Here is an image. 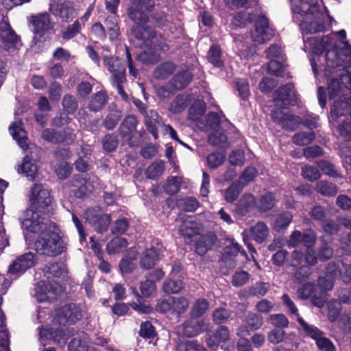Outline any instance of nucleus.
<instances>
[{"label": "nucleus", "instance_id": "nucleus-1", "mask_svg": "<svg viewBox=\"0 0 351 351\" xmlns=\"http://www.w3.org/2000/svg\"><path fill=\"white\" fill-rule=\"evenodd\" d=\"M27 230L38 234L34 242L36 252L48 257H56L66 251L67 243L60 235L58 226L48 217L25 219L23 221Z\"/></svg>", "mask_w": 351, "mask_h": 351}, {"label": "nucleus", "instance_id": "nucleus-2", "mask_svg": "<svg viewBox=\"0 0 351 351\" xmlns=\"http://www.w3.org/2000/svg\"><path fill=\"white\" fill-rule=\"evenodd\" d=\"M128 16L135 25L132 27V34L145 46H152L156 38V31L151 26L145 25L149 21V16L145 12H152L154 4L152 0H130Z\"/></svg>", "mask_w": 351, "mask_h": 351}, {"label": "nucleus", "instance_id": "nucleus-3", "mask_svg": "<svg viewBox=\"0 0 351 351\" xmlns=\"http://www.w3.org/2000/svg\"><path fill=\"white\" fill-rule=\"evenodd\" d=\"M132 293L136 296L137 302H133L130 306L140 313H149L152 311V307L145 305L143 297L149 298L156 292V285L154 280L146 279L140 283V290L142 295L139 294L135 287H131Z\"/></svg>", "mask_w": 351, "mask_h": 351}, {"label": "nucleus", "instance_id": "nucleus-4", "mask_svg": "<svg viewBox=\"0 0 351 351\" xmlns=\"http://www.w3.org/2000/svg\"><path fill=\"white\" fill-rule=\"evenodd\" d=\"M32 195L34 197V208L36 212L32 214L31 219L43 217L41 214L49 215L51 213L53 210V198L50 193L44 189L42 185L34 184L32 189Z\"/></svg>", "mask_w": 351, "mask_h": 351}, {"label": "nucleus", "instance_id": "nucleus-5", "mask_svg": "<svg viewBox=\"0 0 351 351\" xmlns=\"http://www.w3.org/2000/svg\"><path fill=\"white\" fill-rule=\"evenodd\" d=\"M274 103L280 106L281 109H287L289 106H294L298 103V97L293 83H287L280 86L272 95Z\"/></svg>", "mask_w": 351, "mask_h": 351}, {"label": "nucleus", "instance_id": "nucleus-6", "mask_svg": "<svg viewBox=\"0 0 351 351\" xmlns=\"http://www.w3.org/2000/svg\"><path fill=\"white\" fill-rule=\"evenodd\" d=\"M82 317L80 306L74 303L63 305L56 311V319L60 324L73 325Z\"/></svg>", "mask_w": 351, "mask_h": 351}, {"label": "nucleus", "instance_id": "nucleus-7", "mask_svg": "<svg viewBox=\"0 0 351 351\" xmlns=\"http://www.w3.org/2000/svg\"><path fill=\"white\" fill-rule=\"evenodd\" d=\"M138 120L133 115L126 116L119 128V133L123 140L126 141L128 145L130 147H137L140 142L135 138Z\"/></svg>", "mask_w": 351, "mask_h": 351}, {"label": "nucleus", "instance_id": "nucleus-8", "mask_svg": "<svg viewBox=\"0 0 351 351\" xmlns=\"http://www.w3.org/2000/svg\"><path fill=\"white\" fill-rule=\"evenodd\" d=\"M36 255L31 252L17 256L10 265L8 273L11 275L20 276L37 263Z\"/></svg>", "mask_w": 351, "mask_h": 351}, {"label": "nucleus", "instance_id": "nucleus-9", "mask_svg": "<svg viewBox=\"0 0 351 351\" xmlns=\"http://www.w3.org/2000/svg\"><path fill=\"white\" fill-rule=\"evenodd\" d=\"M60 285L57 282L40 280L36 285L35 296L40 302H51L57 298Z\"/></svg>", "mask_w": 351, "mask_h": 351}, {"label": "nucleus", "instance_id": "nucleus-10", "mask_svg": "<svg viewBox=\"0 0 351 351\" xmlns=\"http://www.w3.org/2000/svg\"><path fill=\"white\" fill-rule=\"evenodd\" d=\"M29 21L32 27V32L40 37L44 36L53 27L50 16L47 12L32 15Z\"/></svg>", "mask_w": 351, "mask_h": 351}, {"label": "nucleus", "instance_id": "nucleus-11", "mask_svg": "<svg viewBox=\"0 0 351 351\" xmlns=\"http://www.w3.org/2000/svg\"><path fill=\"white\" fill-rule=\"evenodd\" d=\"M263 324V318L254 313H249L243 321V325L237 328V336L242 337L259 329Z\"/></svg>", "mask_w": 351, "mask_h": 351}, {"label": "nucleus", "instance_id": "nucleus-12", "mask_svg": "<svg viewBox=\"0 0 351 351\" xmlns=\"http://www.w3.org/2000/svg\"><path fill=\"white\" fill-rule=\"evenodd\" d=\"M0 41L3 48L6 49L15 48L16 44L21 41L20 37L12 28L8 21L0 22Z\"/></svg>", "mask_w": 351, "mask_h": 351}, {"label": "nucleus", "instance_id": "nucleus-13", "mask_svg": "<svg viewBox=\"0 0 351 351\" xmlns=\"http://www.w3.org/2000/svg\"><path fill=\"white\" fill-rule=\"evenodd\" d=\"M104 64L112 74V80L125 79V65L123 60L119 57H104Z\"/></svg>", "mask_w": 351, "mask_h": 351}, {"label": "nucleus", "instance_id": "nucleus-14", "mask_svg": "<svg viewBox=\"0 0 351 351\" xmlns=\"http://www.w3.org/2000/svg\"><path fill=\"white\" fill-rule=\"evenodd\" d=\"M72 186H73L72 191L75 197L80 199L88 197L93 189V185L88 180L80 174L73 176Z\"/></svg>", "mask_w": 351, "mask_h": 351}, {"label": "nucleus", "instance_id": "nucleus-15", "mask_svg": "<svg viewBox=\"0 0 351 351\" xmlns=\"http://www.w3.org/2000/svg\"><path fill=\"white\" fill-rule=\"evenodd\" d=\"M218 239L214 232H208L204 234H200L195 243V252L200 255H204L215 245Z\"/></svg>", "mask_w": 351, "mask_h": 351}, {"label": "nucleus", "instance_id": "nucleus-16", "mask_svg": "<svg viewBox=\"0 0 351 351\" xmlns=\"http://www.w3.org/2000/svg\"><path fill=\"white\" fill-rule=\"evenodd\" d=\"M40 336L44 340H53L61 346H64L67 341L66 331L61 328H42Z\"/></svg>", "mask_w": 351, "mask_h": 351}, {"label": "nucleus", "instance_id": "nucleus-17", "mask_svg": "<svg viewBox=\"0 0 351 351\" xmlns=\"http://www.w3.org/2000/svg\"><path fill=\"white\" fill-rule=\"evenodd\" d=\"M88 219L95 226L98 233H103L108 230L111 219L108 214H98L95 210L88 211Z\"/></svg>", "mask_w": 351, "mask_h": 351}, {"label": "nucleus", "instance_id": "nucleus-18", "mask_svg": "<svg viewBox=\"0 0 351 351\" xmlns=\"http://www.w3.org/2000/svg\"><path fill=\"white\" fill-rule=\"evenodd\" d=\"M50 12L56 16H59L63 21H69L74 18L75 9L70 1H64L56 5H50Z\"/></svg>", "mask_w": 351, "mask_h": 351}, {"label": "nucleus", "instance_id": "nucleus-19", "mask_svg": "<svg viewBox=\"0 0 351 351\" xmlns=\"http://www.w3.org/2000/svg\"><path fill=\"white\" fill-rule=\"evenodd\" d=\"M160 250L158 247H152L146 249L140 258V265L144 269H149L154 267L159 259Z\"/></svg>", "mask_w": 351, "mask_h": 351}, {"label": "nucleus", "instance_id": "nucleus-20", "mask_svg": "<svg viewBox=\"0 0 351 351\" xmlns=\"http://www.w3.org/2000/svg\"><path fill=\"white\" fill-rule=\"evenodd\" d=\"M193 75L187 69L178 72L170 81L171 86L177 90H180L186 88L193 80Z\"/></svg>", "mask_w": 351, "mask_h": 351}, {"label": "nucleus", "instance_id": "nucleus-21", "mask_svg": "<svg viewBox=\"0 0 351 351\" xmlns=\"http://www.w3.org/2000/svg\"><path fill=\"white\" fill-rule=\"evenodd\" d=\"M293 216L290 211H282L276 215L272 229L277 232H285L293 221Z\"/></svg>", "mask_w": 351, "mask_h": 351}, {"label": "nucleus", "instance_id": "nucleus-22", "mask_svg": "<svg viewBox=\"0 0 351 351\" xmlns=\"http://www.w3.org/2000/svg\"><path fill=\"white\" fill-rule=\"evenodd\" d=\"M204 322L191 318L183 324L182 332L187 337H193L203 331Z\"/></svg>", "mask_w": 351, "mask_h": 351}, {"label": "nucleus", "instance_id": "nucleus-23", "mask_svg": "<svg viewBox=\"0 0 351 351\" xmlns=\"http://www.w3.org/2000/svg\"><path fill=\"white\" fill-rule=\"evenodd\" d=\"M178 230L180 235L191 239L199 234V228L196 221L186 219L182 221Z\"/></svg>", "mask_w": 351, "mask_h": 351}, {"label": "nucleus", "instance_id": "nucleus-24", "mask_svg": "<svg viewBox=\"0 0 351 351\" xmlns=\"http://www.w3.org/2000/svg\"><path fill=\"white\" fill-rule=\"evenodd\" d=\"M108 100V96L106 91H98L91 97L88 104V108L90 111L98 112L104 108Z\"/></svg>", "mask_w": 351, "mask_h": 351}, {"label": "nucleus", "instance_id": "nucleus-25", "mask_svg": "<svg viewBox=\"0 0 351 351\" xmlns=\"http://www.w3.org/2000/svg\"><path fill=\"white\" fill-rule=\"evenodd\" d=\"M230 241V245H226L223 250L222 259L223 261L233 260L239 253L246 256L245 251L238 243L235 242L233 239Z\"/></svg>", "mask_w": 351, "mask_h": 351}, {"label": "nucleus", "instance_id": "nucleus-26", "mask_svg": "<svg viewBox=\"0 0 351 351\" xmlns=\"http://www.w3.org/2000/svg\"><path fill=\"white\" fill-rule=\"evenodd\" d=\"M326 66L327 69L346 68L344 60L339 56L336 49L327 50L326 52Z\"/></svg>", "mask_w": 351, "mask_h": 351}, {"label": "nucleus", "instance_id": "nucleus-27", "mask_svg": "<svg viewBox=\"0 0 351 351\" xmlns=\"http://www.w3.org/2000/svg\"><path fill=\"white\" fill-rule=\"evenodd\" d=\"M176 64L172 62H164L159 64L154 72V75L158 80H166L175 71Z\"/></svg>", "mask_w": 351, "mask_h": 351}, {"label": "nucleus", "instance_id": "nucleus-28", "mask_svg": "<svg viewBox=\"0 0 351 351\" xmlns=\"http://www.w3.org/2000/svg\"><path fill=\"white\" fill-rule=\"evenodd\" d=\"M209 306L210 303L206 299H197L189 312L190 317L193 319H198L202 317L208 310Z\"/></svg>", "mask_w": 351, "mask_h": 351}, {"label": "nucleus", "instance_id": "nucleus-29", "mask_svg": "<svg viewBox=\"0 0 351 351\" xmlns=\"http://www.w3.org/2000/svg\"><path fill=\"white\" fill-rule=\"evenodd\" d=\"M122 117L123 112L121 110H112L107 114L103 120L102 125L107 130H113L118 125Z\"/></svg>", "mask_w": 351, "mask_h": 351}, {"label": "nucleus", "instance_id": "nucleus-30", "mask_svg": "<svg viewBox=\"0 0 351 351\" xmlns=\"http://www.w3.org/2000/svg\"><path fill=\"white\" fill-rule=\"evenodd\" d=\"M254 202V197L252 194H244L236 206L237 213L242 216L246 215L250 210Z\"/></svg>", "mask_w": 351, "mask_h": 351}, {"label": "nucleus", "instance_id": "nucleus-31", "mask_svg": "<svg viewBox=\"0 0 351 351\" xmlns=\"http://www.w3.org/2000/svg\"><path fill=\"white\" fill-rule=\"evenodd\" d=\"M184 282L180 278L173 276L163 283V291L169 294L178 293L184 288Z\"/></svg>", "mask_w": 351, "mask_h": 351}, {"label": "nucleus", "instance_id": "nucleus-32", "mask_svg": "<svg viewBox=\"0 0 351 351\" xmlns=\"http://www.w3.org/2000/svg\"><path fill=\"white\" fill-rule=\"evenodd\" d=\"M160 117L156 110H151L150 115L145 118V125L147 131L152 134L155 139L158 138L157 124L160 123Z\"/></svg>", "mask_w": 351, "mask_h": 351}, {"label": "nucleus", "instance_id": "nucleus-33", "mask_svg": "<svg viewBox=\"0 0 351 351\" xmlns=\"http://www.w3.org/2000/svg\"><path fill=\"white\" fill-rule=\"evenodd\" d=\"M207 58L215 67L222 68L224 66V62L221 59V49L217 45H211L208 51Z\"/></svg>", "mask_w": 351, "mask_h": 351}, {"label": "nucleus", "instance_id": "nucleus-34", "mask_svg": "<svg viewBox=\"0 0 351 351\" xmlns=\"http://www.w3.org/2000/svg\"><path fill=\"white\" fill-rule=\"evenodd\" d=\"M253 239L258 243H263L269 235V229L264 222H258L251 228Z\"/></svg>", "mask_w": 351, "mask_h": 351}, {"label": "nucleus", "instance_id": "nucleus-35", "mask_svg": "<svg viewBox=\"0 0 351 351\" xmlns=\"http://www.w3.org/2000/svg\"><path fill=\"white\" fill-rule=\"evenodd\" d=\"M165 171V162L159 160L152 162L146 169L145 173L148 179L155 180Z\"/></svg>", "mask_w": 351, "mask_h": 351}, {"label": "nucleus", "instance_id": "nucleus-36", "mask_svg": "<svg viewBox=\"0 0 351 351\" xmlns=\"http://www.w3.org/2000/svg\"><path fill=\"white\" fill-rule=\"evenodd\" d=\"M136 59L143 64H155L160 60V56L155 50L150 48L137 54Z\"/></svg>", "mask_w": 351, "mask_h": 351}, {"label": "nucleus", "instance_id": "nucleus-37", "mask_svg": "<svg viewBox=\"0 0 351 351\" xmlns=\"http://www.w3.org/2000/svg\"><path fill=\"white\" fill-rule=\"evenodd\" d=\"M189 302L185 297H172V313L180 316L186 313L189 308Z\"/></svg>", "mask_w": 351, "mask_h": 351}, {"label": "nucleus", "instance_id": "nucleus-38", "mask_svg": "<svg viewBox=\"0 0 351 351\" xmlns=\"http://www.w3.org/2000/svg\"><path fill=\"white\" fill-rule=\"evenodd\" d=\"M275 196L271 192H267L261 196L257 203V208L261 212L266 213L273 209L275 206Z\"/></svg>", "mask_w": 351, "mask_h": 351}, {"label": "nucleus", "instance_id": "nucleus-39", "mask_svg": "<svg viewBox=\"0 0 351 351\" xmlns=\"http://www.w3.org/2000/svg\"><path fill=\"white\" fill-rule=\"evenodd\" d=\"M189 97L188 95L179 94L173 99L170 106V110L173 114H178L184 111L189 105Z\"/></svg>", "mask_w": 351, "mask_h": 351}, {"label": "nucleus", "instance_id": "nucleus-40", "mask_svg": "<svg viewBox=\"0 0 351 351\" xmlns=\"http://www.w3.org/2000/svg\"><path fill=\"white\" fill-rule=\"evenodd\" d=\"M206 106L204 101H198L193 104L189 109L188 118L191 121L199 120L206 112Z\"/></svg>", "mask_w": 351, "mask_h": 351}, {"label": "nucleus", "instance_id": "nucleus-41", "mask_svg": "<svg viewBox=\"0 0 351 351\" xmlns=\"http://www.w3.org/2000/svg\"><path fill=\"white\" fill-rule=\"evenodd\" d=\"M20 169V172L25 174L28 180H33L35 178L37 173V166L32 162L28 156L24 157Z\"/></svg>", "mask_w": 351, "mask_h": 351}, {"label": "nucleus", "instance_id": "nucleus-42", "mask_svg": "<svg viewBox=\"0 0 351 351\" xmlns=\"http://www.w3.org/2000/svg\"><path fill=\"white\" fill-rule=\"evenodd\" d=\"M298 322L302 327L304 332L311 339L317 341L321 336L324 335V332L319 330L317 326L311 324H308L304 321L302 317H298Z\"/></svg>", "mask_w": 351, "mask_h": 351}, {"label": "nucleus", "instance_id": "nucleus-43", "mask_svg": "<svg viewBox=\"0 0 351 351\" xmlns=\"http://www.w3.org/2000/svg\"><path fill=\"white\" fill-rule=\"evenodd\" d=\"M315 190L324 196H335L338 192V188L335 184L326 182L319 181L316 184Z\"/></svg>", "mask_w": 351, "mask_h": 351}, {"label": "nucleus", "instance_id": "nucleus-44", "mask_svg": "<svg viewBox=\"0 0 351 351\" xmlns=\"http://www.w3.org/2000/svg\"><path fill=\"white\" fill-rule=\"evenodd\" d=\"M128 246L126 239L115 237L112 238L106 245V251L109 254H116L121 252L123 248Z\"/></svg>", "mask_w": 351, "mask_h": 351}, {"label": "nucleus", "instance_id": "nucleus-45", "mask_svg": "<svg viewBox=\"0 0 351 351\" xmlns=\"http://www.w3.org/2000/svg\"><path fill=\"white\" fill-rule=\"evenodd\" d=\"M332 43V38L327 35L321 38H316L312 47L313 53L316 55H322L327 50V48Z\"/></svg>", "mask_w": 351, "mask_h": 351}, {"label": "nucleus", "instance_id": "nucleus-46", "mask_svg": "<svg viewBox=\"0 0 351 351\" xmlns=\"http://www.w3.org/2000/svg\"><path fill=\"white\" fill-rule=\"evenodd\" d=\"M9 131L13 138L18 142V144L23 149H27L28 144L27 143V138L26 136H21L22 129L19 127L16 122H13L9 127Z\"/></svg>", "mask_w": 351, "mask_h": 351}, {"label": "nucleus", "instance_id": "nucleus-47", "mask_svg": "<svg viewBox=\"0 0 351 351\" xmlns=\"http://www.w3.org/2000/svg\"><path fill=\"white\" fill-rule=\"evenodd\" d=\"M235 87L239 92L241 99L247 100L250 96V85L248 80L245 78H237L235 80Z\"/></svg>", "mask_w": 351, "mask_h": 351}, {"label": "nucleus", "instance_id": "nucleus-48", "mask_svg": "<svg viewBox=\"0 0 351 351\" xmlns=\"http://www.w3.org/2000/svg\"><path fill=\"white\" fill-rule=\"evenodd\" d=\"M102 148L110 153L114 152L118 147L119 140L115 134H106L101 140Z\"/></svg>", "mask_w": 351, "mask_h": 351}, {"label": "nucleus", "instance_id": "nucleus-49", "mask_svg": "<svg viewBox=\"0 0 351 351\" xmlns=\"http://www.w3.org/2000/svg\"><path fill=\"white\" fill-rule=\"evenodd\" d=\"M315 138V134L313 132H299L293 135V143L297 145L303 146L312 143Z\"/></svg>", "mask_w": 351, "mask_h": 351}, {"label": "nucleus", "instance_id": "nucleus-50", "mask_svg": "<svg viewBox=\"0 0 351 351\" xmlns=\"http://www.w3.org/2000/svg\"><path fill=\"white\" fill-rule=\"evenodd\" d=\"M182 180L178 176H169L164 186L165 191L170 195H174L178 193L181 186Z\"/></svg>", "mask_w": 351, "mask_h": 351}, {"label": "nucleus", "instance_id": "nucleus-51", "mask_svg": "<svg viewBox=\"0 0 351 351\" xmlns=\"http://www.w3.org/2000/svg\"><path fill=\"white\" fill-rule=\"evenodd\" d=\"M81 30V23L79 20H75L73 24L68 25L65 29L62 32V38L65 40H69L80 34Z\"/></svg>", "mask_w": 351, "mask_h": 351}, {"label": "nucleus", "instance_id": "nucleus-52", "mask_svg": "<svg viewBox=\"0 0 351 351\" xmlns=\"http://www.w3.org/2000/svg\"><path fill=\"white\" fill-rule=\"evenodd\" d=\"M268 289L269 285L267 283L258 282L248 289L247 294L249 296L261 298L265 295Z\"/></svg>", "mask_w": 351, "mask_h": 351}, {"label": "nucleus", "instance_id": "nucleus-53", "mask_svg": "<svg viewBox=\"0 0 351 351\" xmlns=\"http://www.w3.org/2000/svg\"><path fill=\"white\" fill-rule=\"evenodd\" d=\"M105 25L108 29L110 38L111 40L117 38L120 35L119 27L114 16H109L105 20Z\"/></svg>", "mask_w": 351, "mask_h": 351}, {"label": "nucleus", "instance_id": "nucleus-54", "mask_svg": "<svg viewBox=\"0 0 351 351\" xmlns=\"http://www.w3.org/2000/svg\"><path fill=\"white\" fill-rule=\"evenodd\" d=\"M208 166L210 169H216L225 161L226 156L223 153L216 152L207 156Z\"/></svg>", "mask_w": 351, "mask_h": 351}, {"label": "nucleus", "instance_id": "nucleus-55", "mask_svg": "<svg viewBox=\"0 0 351 351\" xmlns=\"http://www.w3.org/2000/svg\"><path fill=\"white\" fill-rule=\"evenodd\" d=\"M300 122V117L292 114H286L280 126L286 130L294 131L298 128Z\"/></svg>", "mask_w": 351, "mask_h": 351}, {"label": "nucleus", "instance_id": "nucleus-56", "mask_svg": "<svg viewBox=\"0 0 351 351\" xmlns=\"http://www.w3.org/2000/svg\"><path fill=\"white\" fill-rule=\"evenodd\" d=\"M156 335V330L153 324L149 322H143L140 326L139 336L143 339H149Z\"/></svg>", "mask_w": 351, "mask_h": 351}, {"label": "nucleus", "instance_id": "nucleus-57", "mask_svg": "<svg viewBox=\"0 0 351 351\" xmlns=\"http://www.w3.org/2000/svg\"><path fill=\"white\" fill-rule=\"evenodd\" d=\"M129 221L125 217L116 220L112 227L111 232L114 235H121L125 233L129 228Z\"/></svg>", "mask_w": 351, "mask_h": 351}, {"label": "nucleus", "instance_id": "nucleus-58", "mask_svg": "<svg viewBox=\"0 0 351 351\" xmlns=\"http://www.w3.org/2000/svg\"><path fill=\"white\" fill-rule=\"evenodd\" d=\"M62 104L68 114L75 113L78 107L75 97L71 95H64L62 101Z\"/></svg>", "mask_w": 351, "mask_h": 351}, {"label": "nucleus", "instance_id": "nucleus-59", "mask_svg": "<svg viewBox=\"0 0 351 351\" xmlns=\"http://www.w3.org/2000/svg\"><path fill=\"white\" fill-rule=\"evenodd\" d=\"M269 19L265 15H260L254 23L256 32L262 36L263 40H265L264 36L269 29Z\"/></svg>", "mask_w": 351, "mask_h": 351}, {"label": "nucleus", "instance_id": "nucleus-60", "mask_svg": "<svg viewBox=\"0 0 351 351\" xmlns=\"http://www.w3.org/2000/svg\"><path fill=\"white\" fill-rule=\"evenodd\" d=\"M42 137L45 141L53 144L63 143V138H61L59 131L53 129H45L42 132Z\"/></svg>", "mask_w": 351, "mask_h": 351}, {"label": "nucleus", "instance_id": "nucleus-61", "mask_svg": "<svg viewBox=\"0 0 351 351\" xmlns=\"http://www.w3.org/2000/svg\"><path fill=\"white\" fill-rule=\"evenodd\" d=\"M302 175L311 182L317 180L321 177L318 168L311 165L304 166L302 169Z\"/></svg>", "mask_w": 351, "mask_h": 351}, {"label": "nucleus", "instance_id": "nucleus-62", "mask_svg": "<svg viewBox=\"0 0 351 351\" xmlns=\"http://www.w3.org/2000/svg\"><path fill=\"white\" fill-rule=\"evenodd\" d=\"M271 324L276 328H285L289 326V319L282 313L272 314L269 318Z\"/></svg>", "mask_w": 351, "mask_h": 351}, {"label": "nucleus", "instance_id": "nucleus-63", "mask_svg": "<svg viewBox=\"0 0 351 351\" xmlns=\"http://www.w3.org/2000/svg\"><path fill=\"white\" fill-rule=\"evenodd\" d=\"M241 192V188L239 184L232 183L226 191L224 197L228 203H232L237 199Z\"/></svg>", "mask_w": 351, "mask_h": 351}, {"label": "nucleus", "instance_id": "nucleus-64", "mask_svg": "<svg viewBox=\"0 0 351 351\" xmlns=\"http://www.w3.org/2000/svg\"><path fill=\"white\" fill-rule=\"evenodd\" d=\"M47 272L56 278H61L66 273V265L62 263L54 262L47 266Z\"/></svg>", "mask_w": 351, "mask_h": 351}]
</instances>
